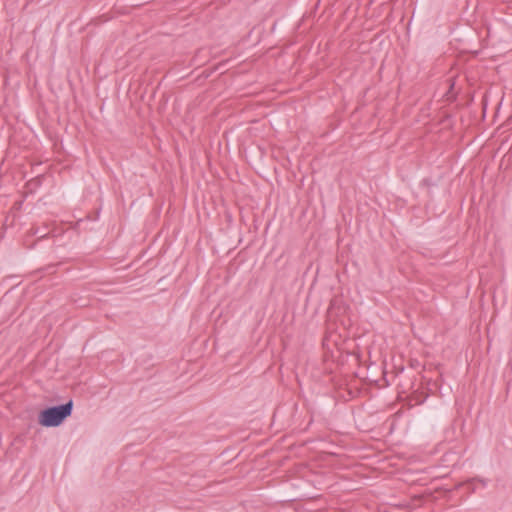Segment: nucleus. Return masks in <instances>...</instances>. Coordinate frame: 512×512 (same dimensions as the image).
<instances>
[{"label":"nucleus","mask_w":512,"mask_h":512,"mask_svg":"<svg viewBox=\"0 0 512 512\" xmlns=\"http://www.w3.org/2000/svg\"><path fill=\"white\" fill-rule=\"evenodd\" d=\"M73 401L70 400L59 406L49 407L41 411L39 423L44 427L59 426L72 413Z\"/></svg>","instance_id":"nucleus-1"}]
</instances>
